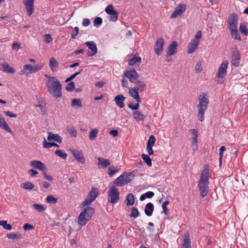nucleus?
<instances>
[{
	"instance_id": "obj_1",
	"label": "nucleus",
	"mask_w": 248,
	"mask_h": 248,
	"mask_svg": "<svg viewBox=\"0 0 248 248\" xmlns=\"http://www.w3.org/2000/svg\"><path fill=\"white\" fill-rule=\"evenodd\" d=\"M48 80L46 82V86L48 93L55 98L62 96V84L55 77H51L47 74L45 75Z\"/></svg>"
},
{
	"instance_id": "obj_2",
	"label": "nucleus",
	"mask_w": 248,
	"mask_h": 248,
	"mask_svg": "<svg viewBox=\"0 0 248 248\" xmlns=\"http://www.w3.org/2000/svg\"><path fill=\"white\" fill-rule=\"evenodd\" d=\"M208 169L204 168L200 176V179L198 183V187L200 191V195L202 198L204 197L208 193L209 178Z\"/></svg>"
},
{
	"instance_id": "obj_3",
	"label": "nucleus",
	"mask_w": 248,
	"mask_h": 248,
	"mask_svg": "<svg viewBox=\"0 0 248 248\" xmlns=\"http://www.w3.org/2000/svg\"><path fill=\"white\" fill-rule=\"evenodd\" d=\"M206 95L207 94L205 93H202L200 94L198 98L199 104L197 106L198 109L197 117L200 122L203 121L204 112L206 110L209 103V100Z\"/></svg>"
},
{
	"instance_id": "obj_4",
	"label": "nucleus",
	"mask_w": 248,
	"mask_h": 248,
	"mask_svg": "<svg viewBox=\"0 0 248 248\" xmlns=\"http://www.w3.org/2000/svg\"><path fill=\"white\" fill-rule=\"evenodd\" d=\"M94 210L91 207H87L80 213L78 217V223L81 226L85 225L93 215Z\"/></svg>"
},
{
	"instance_id": "obj_5",
	"label": "nucleus",
	"mask_w": 248,
	"mask_h": 248,
	"mask_svg": "<svg viewBox=\"0 0 248 248\" xmlns=\"http://www.w3.org/2000/svg\"><path fill=\"white\" fill-rule=\"evenodd\" d=\"M120 192L115 186L110 187L108 192V202L114 204L117 203L120 199Z\"/></svg>"
},
{
	"instance_id": "obj_6",
	"label": "nucleus",
	"mask_w": 248,
	"mask_h": 248,
	"mask_svg": "<svg viewBox=\"0 0 248 248\" xmlns=\"http://www.w3.org/2000/svg\"><path fill=\"white\" fill-rule=\"evenodd\" d=\"M43 66L41 63L37 64L32 66L30 64H27L23 66V69L20 71V75L28 74L29 73H35L40 70Z\"/></svg>"
},
{
	"instance_id": "obj_7",
	"label": "nucleus",
	"mask_w": 248,
	"mask_h": 248,
	"mask_svg": "<svg viewBox=\"0 0 248 248\" xmlns=\"http://www.w3.org/2000/svg\"><path fill=\"white\" fill-rule=\"evenodd\" d=\"M124 76L128 78L129 81L133 83H136V81H137L139 78V75L133 68H131L129 70L124 71Z\"/></svg>"
},
{
	"instance_id": "obj_8",
	"label": "nucleus",
	"mask_w": 248,
	"mask_h": 248,
	"mask_svg": "<svg viewBox=\"0 0 248 248\" xmlns=\"http://www.w3.org/2000/svg\"><path fill=\"white\" fill-rule=\"evenodd\" d=\"M231 63L235 67H237L240 63V52L236 46L232 51Z\"/></svg>"
},
{
	"instance_id": "obj_9",
	"label": "nucleus",
	"mask_w": 248,
	"mask_h": 248,
	"mask_svg": "<svg viewBox=\"0 0 248 248\" xmlns=\"http://www.w3.org/2000/svg\"><path fill=\"white\" fill-rule=\"evenodd\" d=\"M238 16L236 14L232 13L230 15L228 18V27L230 30L237 28Z\"/></svg>"
},
{
	"instance_id": "obj_10",
	"label": "nucleus",
	"mask_w": 248,
	"mask_h": 248,
	"mask_svg": "<svg viewBox=\"0 0 248 248\" xmlns=\"http://www.w3.org/2000/svg\"><path fill=\"white\" fill-rule=\"evenodd\" d=\"M228 63L229 62L227 61H224L222 62L218 68L217 73L216 74L217 77L218 78H223L225 77L227 73Z\"/></svg>"
},
{
	"instance_id": "obj_11",
	"label": "nucleus",
	"mask_w": 248,
	"mask_h": 248,
	"mask_svg": "<svg viewBox=\"0 0 248 248\" xmlns=\"http://www.w3.org/2000/svg\"><path fill=\"white\" fill-rule=\"evenodd\" d=\"M186 10V5L185 4H178L174 9L170 16L171 18H174L181 15Z\"/></svg>"
},
{
	"instance_id": "obj_12",
	"label": "nucleus",
	"mask_w": 248,
	"mask_h": 248,
	"mask_svg": "<svg viewBox=\"0 0 248 248\" xmlns=\"http://www.w3.org/2000/svg\"><path fill=\"white\" fill-rule=\"evenodd\" d=\"M164 45V41L162 38H159L156 41L154 50L155 54L158 56H159L162 54Z\"/></svg>"
},
{
	"instance_id": "obj_13",
	"label": "nucleus",
	"mask_w": 248,
	"mask_h": 248,
	"mask_svg": "<svg viewBox=\"0 0 248 248\" xmlns=\"http://www.w3.org/2000/svg\"><path fill=\"white\" fill-rule=\"evenodd\" d=\"M28 15L30 16L34 12V0H23Z\"/></svg>"
},
{
	"instance_id": "obj_14",
	"label": "nucleus",
	"mask_w": 248,
	"mask_h": 248,
	"mask_svg": "<svg viewBox=\"0 0 248 248\" xmlns=\"http://www.w3.org/2000/svg\"><path fill=\"white\" fill-rule=\"evenodd\" d=\"M71 152L72 153L73 156L76 159L77 161L79 163L83 164L84 163L85 161V159L83 155V153L82 151H80L78 150H70Z\"/></svg>"
},
{
	"instance_id": "obj_15",
	"label": "nucleus",
	"mask_w": 248,
	"mask_h": 248,
	"mask_svg": "<svg viewBox=\"0 0 248 248\" xmlns=\"http://www.w3.org/2000/svg\"><path fill=\"white\" fill-rule=\"evenodd\" d=\"M30 165L31 167L42 171H46V169L45 165L39 160H31L30 162Z\"/></svg>"
},
{
	"instance_id": "obj_16",
	"label": "nucleus",
	"mask_w": 248,
	"mask_h": 248,
	"mask_svg": "<svg viewBox=\"0 0 248 248\" xmlns=\"http://www.w3.org/2000/svg\"><path fill=\"white\" fill-rule=\"evenodd\" d=\"M89 49L91 50L92 52L90 51L87 53L88 56H92L94 55L97 51V48L95 43L93 41H89L85 43Z\"/></svg>"
},
{
	"instance_id": "obj_17",
	"label": "nucleus",
	"mask_w": 248,
	"mask_h": 248,
	"mask_svg": "<svg viewBox=\"0 0 248 248\" xmlns=\"http://www.w3.org/2000/svg\"><path fill=\"white\" fill-rule=\"evenodd\" d=\"M177 46V43L176 41L172 42L167 48V55L171 56L174 54L176 52Z\"/></svg>"
},
{
	"instance_id": "obj_18",
	"label": "nucleus",
	"mask_w": 248,
	"mask_h": 248,
	"mask_svg": "<svg viewBox=\"0 0 248 248\" xmlns=\"http://www.w3.org/2000/svg\"><path fill=\"white\" fill-rule=\"evenodd\" d=\"M200 41H194L191 40L189 43L187 48V52L189 54L193 53L198 48Z\"/></svg>"
},
{
	"instance_id": "obj_19",
	"label": "nucleus",
	"mask_w": 248,
	"mask_h": 248,
	"mask_svg": "<svg viewBox=\"0 0 248 248\" xmlns=\"http://www.w3.org/2000/svg\"><path fill=\"white\" fill-rule=\"evenodd\" d=\"M182 248H191L190 235L188 232H186L184 236V239L182 243Z\"/></svg>"
},
{
	"instance_id": "obj_20",
	"label": "nucleus",
	"mask_w": 248,
	"mask_h": 248,
	"mask_svg": "<svg viewBox=\"0 0 248 248\" xmlns=\"http://www.w3.org/2000/svg\"><path fill=\"white\" fill-rule=\"evenodd\" d=\"M97 159L98 160L97 166L99 168H106L110 164L109 159H104L101 157H97Z\"/></svg>"
},
{
	"instance_id": "obj_21",
	"label": "nucleus",
	"mask_w": 248,
	"mask_h": 248,
	"mask_svg": "<svg viewBox=\"0 0 248 248\" xmlns=\"http://www.w3.org/2000/svg\"><path fill=\"white\" fill-rule=\"evenodd\" d=\"M124 99L125 97H124L122 94L116 95L114 98V101L116 104L120 108H123L124 107Z\"/></svg>"
},
{
	"instance_id": "obj_22",
	"label": "nucleus",
	"mask_w": 248,
	"mask_h": 248,
	"mask_svg": "<svg viewBox=\"0 0 248 248\" xmlns=\"http://www.w3.org/2000/svg\"><path fill=\"white\" fill-rule=\"evenodd\" d=\"M47 140L49 141L54 140L59 143L62 142V139L60 136L57 134H52L50 132H48V133Z\"/></svg>"
},
{
	"instance_id": "obj_23",
	"label": "nucleus",
	"mask_w": 248,
	"mask_h": 248,
	"mask_svg": "<svg viewBox=\"0 0 248 248\" xmlns=\"http://www.w3.org/2000/svg\"><path fill=\"white\" fill-rule=\"evenodd\" d=\"M129 94L133 97L137 102H140V99L139 95V92L134 87L129 89Z\"/></svg>"
},
{
	"instance_id": "obj_24",
	"label": "nucleus",
	"mask_w": 248,
	"mask_h": 248,
	"mask_svg": "<svg viewBox=\"0 0 248 248\" xmlns=\"http://www.w3.org/2000/svg\"><path fill=\"white\" fill-rule=\"evenodd\" d=\"M0 70L7 73L13 74L15 72L14 69L8 63L0 64Z\"/></svg>"
},
{
	"instance_id": "obj_25",
	"label": "nucleus",
	"mask_w": 248,
	"mask_h": 248,
	"mask_svg": "<svg viewBox=\"0 0 248 248\" xmlns=\"http://www.w3.org/2000/svg\"><path fill=\"white\" fill-rule=\"evenodd\" d=\"M134 83L135 86L134 87L140 93L143 91L146 87V84L140 80H137Z\"/></svg>"
},
{
	"instance_id": "obj_26",
	"label": "nucleus",
	"mask_w": 248,
	"mask_h": 248,
	"mask_svg": "<svg viewBox=\"0 0 248 248\" xmlns=\"http://www.w3.org/2000/svg\"><path fill=\"white\" fill-rule=\"evenodd\" d=\"M124 175L122 174L120 176H119L117 178H116L114 182V184H115L116 186H122L127 184V181L126 180H124Z\"/></svg>"
},
{
	"instance_id": "obj_27",
	"label": "nucleus",
	"mask_w": 248,
	"mask_h": 248,
	"mask_svg": "<svg viewBox=\"0 0 248 248\" xmlns=\"http://www.w3.org/2000/svg\"><path fill=\"white\" fill-rule=\"evenodd\" d=\"M98 195V189L96 187H93L87 196V197L93 202L96 199Z\"/></svg>"
},
{
	"instance_id": "obj_28",
	"label": "nucleus",
	"mask_w": 248,
	"mask_h": 248,
	"mask_svg": "<svg viewBox=\"0 0 248 248\" xmlns=\"http://www.w3.org/2000/svg\"><path fill=\"white\" fill-rule=\"evenodd\" d=\"M154 207L152 203L148 202L145 205L144 212L147 216L150 217L152 216L154 211Z\"/></svg>"
},
{
	"instance_id": "obj_29",
	"label": "nucleus",
	"mask_w": 248,
	"mask_h": 248,
	"mask_svg": "<svg viewBox=\"0 0 248 248\" xmlns=\"http://www.w3.org/2000/svg\"><path fill=\"white\" fill-rule=\"evenodd\" d=\"M190 131L191 132L192 135V140H193V143L192 146L195 147V148H193V150H197V143L198 142L197 141V137H198V131L196 129H192L190 130Z\"/></svg>"
},
{
	"instance_id": "obj_30",
	"label": "nucleus",
	"mask_w": 248,
	"mask_h": 248,
	"mask_svg": "<svg viewBox=\"0 0 248 248\" xmlns=\"http://www.w3.org/2000/svg\"><path fill=\"white\" fill-rule=\"evenodd\" d=\"M134 118L137 122L144 121L146 116L142 114L140 111H135L133 112Z\"/></svg>"
},
{
	"instance_id": "obj_31",
	"label": "nucleus",
	"mask_w": 248,
	"mask_h": 248,
	"mask_svg": "<svg viewBox=\"0 0 248 248\" xmlns=\"http://www.w3.org/2000/svg\"><path fill=\"white\" fill-rule=\"evenodd\" d=\"M125 202L127 206H131L134 204L135 199L133 194L129 193L127 195Z\"/></svg>"
},
{
	"instance_id": "obj_32",
	"label": "nucleus",
	"mask_w": 248,
	"mask_h": 248,
	"mask_svg": "<svg viewBox=\"0 0 248 248\" xmlns=\"http://www.w3.org/2000/svg\"><path fill=\"white\" fill-rule=\"evenodd\" d=\"M49 66L53 72L56 70V68L58 66V63L55 58L52 57L49 59Z\"/></svg>"
},
{
	"instance_id": "obj_33",
	"label": "nucleus",
	"mask_w": 248,
	"mask_h": 248,
	"mask_svg": "<svg viewBox=\"0 0 248 248\" xmlns=\"http://www.w3.org/2000/svg\"><path fill=\"white\" fill-rule=\"evenodd\" d=\"M98 129L94 128L92 129L89 133V139L91 140H94L96 138L98 134Z\"/></svg>"
},
{
	"instance_id": "obj_34",
	"label": "nucleus",
	"mask_w": 248,
	"mask_h": 248,
	"mask_svg": "<svg viewBox=\"0 0 248 248\" xmlns=\"http://www.w3.org/2000/svg\"><path fill=\"white\" fill-rule=\"evenodd\" d=\"M141 62V58L140 57H133L128 60V64L130 65H134L137 63H140Z\"/></svg>"
},
{
	"instance_id": "obj_35",
	"label": "nucleus",
	"mask_w": 248,
	"mask_h": 248,
	"mask_svg": "<svg viewBox=\"0 0 248 248\" xmlns=\"http://www.w3.org/2000/svg\"><path fill=\"white\" fill-rule=\"evenodd\" d=\"M230 31L231 32V35L233 39L238 40V41L241 40V37L239 33H238L237 28L235 29L231 30Z\"/></svg>"
},
{
	"instance_id": "obj_36",
	"label": "nucleus",
	"mask_w": 248,
	"mask_h": 248,
	"mask_svg": "<svg viewBox=\"0 0 248 248\" xmlns=\"http://www.w3.org/2000/svg\"><path fill=\"white\" fill-rule=\"evenodd\" d=\"M21 187L25 189L31 190L34 187V185L31 182H25L21 184Z\"/></svg>"
},
{
	"instance_id": "obj_37",
	"label": "nucleus",
	"mask_w": 248,
	"mask_h": 248,
	"mask_svg": "<svg viewBox=\"0 0 248 248\" xmlns=\"http://www.w3.org/2000/svg\"><path fill=\"white\" fill-rule=\"evenodd\" d=\"M139 212L137 208L132 207L131 209V213L129 215V217H130L136 218L139 216Z\"/></svg>"
},
{
	"instance_id": "obj_38",
	"label": "nucleus",
	"mask_w": 248,
	"mask_h": 248,
	"mask_svg": "<svg viewBox=\"0 0 248 248\" xmlns=\"http://www.w3.org/2000/svg\"><path fill=\"white\" fill-rule=\"evenodd\" d=\"M141 158L143 160L144 162L146 163L148 166L151 167L152 166L151 159L148 155L142 154L141 155Z\"/></svg>"
},
{
	"instance_id": "obj_39",
	"label": "nucleus",
	"mask_w": 248,
	"mask_h": 248,
	"mask_svg": "<svg viewBox=\"0 0 248 248\" xmlns=\"http://www.w3.org/2000/svg\"><path fill=\"white\" fill-rule=\"evenodd\" d=\"M71 105L73 107L81 108L82 105L80 99H74L72 100Z\"/></svg>"
},
{
	"instance_id": "obj_40",
	"label": "nucleus",
	"mask_w": 248,
	"mask_h": 248,
	"mask_svg": "<svg viewBox=\"0 0 248 248\" xmlns=\"http://www.w3.org/2000/svg\"><path fill=\"white\" fill-rule=\"evenodd\" d=\"M155 137L153 135L150 136L147 143V147H153L155 144Z\"/></svg>"
},
{
	"instance_id": "obj_41",
	"label": "nucleus",
	"mask_w": 248,
	"mask_h": 248,
	"mask_svg": "<svg viewBox=\"0 0 248 248\" xmlns=\"http://www.w3.org/2000/svg\"><path fill=\"white\" fill-rule=\"evenodd\" d=\"M0 225L2 226L3 228L7 230H11L12 229V226L10 224H7L5 220H0Z\"/></svg>"
},
{
	"instance_id": "obj_42",
	"label": "nucleus",
	"mask_w": 248,
	"mask_h": 248,
	"mask_svg": "<svg viewBox=\"0 0 248 248\" xmlns=\"http://www.w3.org/2000/svg\"><path fill=\"white\" fill-rule=\"evenodd\" d=\"M239 30L244 35H247L248 34V31L244 23L240 24Z\"/></svg>"
},
{
	"instance_id": "obj_43",
	"label": "nucleus",
	"mask_w": 248,
	"mask_h": 248,
	"mask_svg": "<svg viewBox=\"0 0 248 248\" xmlns=\"http://www.w3.org/2000/svg\"><path fill=\"white\" fill-rule=\"evenodd\" d=\"M115 11H116L114 9L113 6L111 4L108 5L105 9V12L109 15L113 14Z\"/></svg>"
},
{
	"instance_id": "obj_44",
	"label": "nucleus",
	"mask_w": 248,
	"mask_h": 248,
	"mask_svg": "<svg viewBox=\"0 0 248 248\" xmlns=\"http://www.w3.org/2000/svg\"><path fill=\"white\" fill-rule=\"evenodd\" d=\"M33 207L35 210L39 212H42L45 210V208L43 205L35 203L33 204Z\"/></svg>"
},
{
	"instance_id": "obj_45",
	"label": "nucleus",
	"mask_w": 248,
	"mask_h": 248,
	"mask_svg": "<svg viewBox=\"0 0 248 248\" xmlns=\"http://www.w3.org/2000/svg\"><path fill=\"white\" fill-rule=\"evenodd\" d=\"M67 131L72 136L76 138L77 136V132L75 128L73 127L67 128Z\"/></svg>"
},
{
	"instance_id": "obj_46",
	"label": "nucleus",
	"mask_w": 248,
	"mask_h": 248,
	"mask_svg": "<svg viewBox=\"0 0 248 248\" xmlns=\"http://www.w3.org/2000/svg\"><path fill=\"white\" fill-rule=\"evenodd\" d=\"M109 20L113 22H115L118 20V13L117 11H115L113 14L110 15Z\"/></svg>"
},
{
	"instance_id": "obj_47",
	"label": "nucleus",
	"mask_w": 248,
	"mask_h": 248,
	"mask_svg": "<svg viewBox=\"0 0 248 248\" xmlns=\"http://www.w3.org/2000/svg\"><path fill=\"white\" fill-rule=\"evenodd\" d=\"M195 69L196 73H200L202 71V67L201 61H198L197 62Z\"/></svg>"
},
{
	"instance_id": "obj_48",
	"label": "nucleus",
	"mask_w": 248,
	"mask_h": 248,
	"mask_svg": "<svg viewBox=\"0 0 248 248\" xmlns=\"http://www.w3.org/2000/svg\"><path fill=\"white\" fill-rule=\"evenodd\" d=\"M46 200L49 203H55L57 202V199L52 195L48 196L46 198Z\"/></svg>"
},
{
	"instance_id": "obj_49",
	"label": "nucleus",
	"mask_w": 248,
	"mask_h": 248,
	"mask_svg": "<svg viewBox=\"0 0 248 248\" xmlns=\"http://www.w3.org/2000/svg\"><path fill=\"white\" fill-rule=\"evenodd\" d=\"M55 154L58 156L62 157L64 159H65L67 157V154L65 153L62 152V150H56L55 151Z\"/></svg>"
},
{
	"instance_id": "obj_50",
	"label": "nucleus",
	"mask_w": 248,
	"mask_h": 248,
	"mask_svg": "<svg viewBox=\"0 0 248 248\" xmlns=\"http://www.w3.org/2000/svg\"><path fill=\"white\" fill-rule=\"evenodd\" d=\"M93 202V201L87 197V198L81 203L80 206L81 207H84L87 205L91 204Z\"/></svg>"
},
{
	"instance_id": "obj_51",
	"label": "nucleus",
	"mask_w": 248,
	"mask_h": 248,
	"mask_svg": "<svg viewBox=\"0 0 248 248\" xmlns=\"http://www.w3.org/2000/svg\"><path fill=\"white\" fill-rule=\"evenodd\" d=\"M65 89L68 92H72L73 91V90L75 89V83L74 82L72 81L68 83Z\"/></svg>"
},
{
	"instance_id": "obj_52",
	"label": "nucleus",
	"mask_w": 248,
	"mask_h": 248,
	"mask_svg": "<svg viewBox=\"0 0 248 248\" xmlns=\"http://www.w3.org/2000/svg\"><path fill=\"white\" fill-rule=\"evenodd\" d=\"M169 201H165L163 203V204L162 205V207L163 209V212L166 215H167L169 213V211L167 208V205L169 204Z\"/></svg>"
},
{
	"instance_id": "obj_53",
	"label": "nucleus",
	"mask_w": 248,
	"mask_h": 248,
	"mask_svg": "<svg viewBox=\"0 0 248 248\" xmlns=\"http://www.w3.org/2000/svg\"><path fill=\"white\" fill-rule=\"evenodd\" d=\"M117 171L118 170L114 167H111L108 170V174L110 177H112Z\"/></svg>"
},
{
	"instance_id": "obj_54",
	"label": "nucleus",
	"mask_w": 248,
	"mask_h": 248,
	"mask_svg": "<svg viewBox=\"0 0 248 248\" xmlns=\"http://www.w3.org/2000/svg\"><path fill=\"white\" fill-rule=\"evenodd\" d=\"M43 147L45 148L48 149L52 147V142H47L46 138H44Z\"/></svg>"
},
{
	"instance_id": "obj_55",
	"label": "nucleus",
	"mask_w": 248,
	"mask_h": 248,
	"mask_svg": "<svg viewBox=\"0 0 248 248\" xmlns=\"http://www.w3.org/2000/svg\"><path fill=\"white\" fill-rule=\"evenodd\" d=\"M102 19L100 17H96L93 23L94 26H100L102 23Z\"/></svg>"
},
{
	"instance_id": "obj_56",
	"label": "nucleus",
	"mask_w": 248,
	"mask_h": 248,
	"mask_svg": "<svg viewBox=\"0 0 248 248\" xmlns=\"http://www.w3.org/2000/svg\"><path fill=\"white\" fill-rule=\"evenodd\" d=\"M139 103H140L137 102V103L136 104H135V105H133L132 103H129L128 104V107H129V108H130V109H131L132 110H134L135 111H138L137 109L139 108Z\"/></svg>"
},
{
	"instance_id": "obj_57",
	"label": "nucleus",
	"mask_w": 248,
	"mask_h": 248,
	"mask_svg": "<svg viewBox=\"0 0 248 248\" xmlns=\"http://www.w3.org/2000/svg\"><path fill=\"white\" fill-rule=\"evenodd\" d=\"M202 31H199L197 32L196 34L195 35V37L192 40L196 41H200L199 39L202 37Z\"/></svg>"
},
{
	"instance_id": "obj_58",
	"label": "nucleus",
	"mask_w": 248,
	"mask_h": 248,
	"mask_svg": "<svg viewBox=\"0 0 248 248\" xmlns=\"http://www.w3.org/2000/svg\"><path fill=\"white\" fill-rule=\"evenodd\" d=\"M6 236L8 238L11 239H18L19 237L16 234L12 233H7Z\"/></svg>"
},
{
	"instance_id": "obj_59",
	"label": "nucleus",
	"mask_w": 248,
	"mask_h": 248,
	"mask_svg": "<svg viewBox=\"0 0 248 248\" xmlns=\"http://www.w3.org/2000/svg\"><path fill=\"white\" fill-rule=\"evenodd\" d=\"M44 39L46 43H49L52 40L51 35L49 34H46L44 35Z\"/></svg>"
},
{
	"instance_id": "obj_60",
	"label": "nucleus",
	"mask_w": 248,
	"mask_h": 248,
	"mask_svg": "<svg viewBox=\"0 0 248 248\" xmlns=\"http://www.w3.org/2000/svg\"><path fill=\"white\" fill-rule=\"evenodd\" d=\"M33 229H34V227L32 225H31L29 223L25 224L23 226V229L25 231L32 230Z\"/></svg>"
},
{
	"instance_id": "obj_61",
	"label": "nucleus",
	"mask_w": 248,
	"mask_h": 248,
	"mask_svg": "<svg viewBox=\"0 0 248 248\" xmlns=\"http://www.w3.org/2000/svg\"><path fill=\"white\" fill-rule=\"evenodd\" d=\"M91 24L90 20L88 18H84L82 24L83 26L86 27Z\"/></svg>"
},
{
	"instance_id": "obj_62",
	"label": "nucleus",
	"mask_w": 248,
	"mask_h": 248,
	"mask_svg": "<svg viewBox=\"0 0 248 248\" xmlns=\"http://www.w3.org/2000/svg\"><path fill=\"white\" fill-rule=\"evenodd\" d=\"M154 193L152 191H148L144 193V195L145 196L146 198L149 199L152 198L154 196Z\"/></svg>"
},
{
	"instance_id": "obj_63",
	"label": "nucleus",
	"mask_w": 248,
	"mask_h": 248,
	"mask_svg": "<svg viewBox=\"0 0 248 248\" xmlns=\"http://www.w3.org/2000/svg\"><path fill=\"white\" fill-rule=\"evenodd\" d=\"M4 113L5 114V115L7 116H9L10 117H14V118H15V117H16V114L12 113L10 111H4Z\"/></svg>"
},
{
	"instance_id": "obj_64",
	"label": "nucleus",
	"mask_w": 248,
	"mask_h": 248,
	"mask_svg": "<svg viewBox=\"0 0 248 248\" xmlns=\"http://www.w3.org/2000/svg\"><path fill=\"white\" fill-rule=\"evenodd\" d=\"M43 171L44 177L46 179L49 180V181H52L53 180V178L51 176L48 175L46 174V173L45 172V171Z\"/></svg>"
}]
</instances>
